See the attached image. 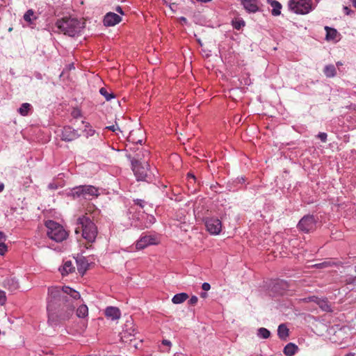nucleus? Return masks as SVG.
<instances>
[{"mask_svg":"<svg viewBox=\"0 0 356 356\" xmlns=\"http://www.w3.org/2000/svg\"><path fill=\"white\" fill-rule=\"evenodd\" d=\"M47 311L49 313V321H54V314L51 311L56 307L60 308V319L68 320L73 315L74 309L77 307L76 316L79 318H84L88 314V307L81 304L80 293L69 286H51L48 289Z\"/></svg>","mask_w":356,"mask_h":356,"instance_id":"nucleus-1","label":"nucleus"},{"mask_svg":"<svg viewBox=\"0 0 356 356\" xmlns=\"http://www.w3.org/2000/svg\"><path fill=\"white\" fill-rule=\"evenodd\" d=\"M147 150H141L138 153H136L134 156L129 155L128 157L131 160V169L138 181H147L151 179V172L149 169V164L146 157L149 156Z\"/></svg>","mask_w":356,"mask_h":356,"instance_id":"nucleus-2","label":"nucleus"},{"mask_svg":"<svg viewBox=\"0 0 356 356\" xmlns=\"http://www.w3.org/2000/svg\"><path fill=\"white\" fill-rule=\"evenodd\" d=\"M77 225L79 227L76 229L75 232L79 233L80 231L78 229H81L82 236L88 242H94L97 235V228L95 224L88 217L83 216L77 219Z\"/></svg>","mask_w":356,"mask_h":356,"instance_id":"nucleus-3","label":"nucleus"},{"mask_svg":"<svg viewBox=\"0 0 356 356\" xmlns=\"http://www.w3.org/2000/svg\"><path fill=\"white\" fill-rule=\"evenodd\" d=\"M56 25L65 35L71 37H74L78 34L83 27V23H81V21L72 17H63L58 19Z\"/></svg>","mask_w":356,"mask_h":356,"instance_id":"nucleus-4","label":"nucleus"},{"mask_svg":"<svg viewBox=\"0 0 356 356\" xmlns=\"http://www.w3.org/2000/svg\"><path fill=\"white\" fill-rule=\"evenodd\" d=\"M45 225L47 227V235L50 239L59 243L67 238V232L59 223L53 220H48L46 222Z\"/></svg>","mask_w":356,"mask_h":356,"instance_id":"nucleus-5","label":"nucleus"},{"mask_svg":"<svg viewBox=\"0 0 356 356\" xmlns=\"http://www.w3.org/2000/svg\"><path fill=\"white\" fill-rule=\"evenodd\" d=\"M288 7L289 10L298 15L307 14L314 9L312 0H289Z\"/></svg>","mask_w":356,"mask_h":356,"instance_id":"nucleus-6","label":"nucleus"},{"mask_svg":"<svg viewBox=\"0 0 356 356\" xmlns=\"http://www.w3.org/2000/svg\"><path fill=\"white\" fill-rule=\"evenodd\" d=\"M316 220L314 216L307 215L303 216L298 223L297 227L299 231L304 233L313 232L316 228Z\"/></svg>","mask_w":356,"mask_h":356,"instance_id":"nucleus-7","label":"nucleus"},{"mask_svg":"<svg viewBox=\"0 0 356 356\" xmlns=\"http://www.w3.org/2000/svg\"><path fill=\"white\" fill-rule=\"evenodd\" d=\"M207 230L213 235H218L222 229L221 221L217 218H207L204 220Z\"/></svg>","mask_w":356,"mask_h":356,"instance_id":"nucleus-8","label":"nucleus"},{"mask_svg":"<svg viewBox=\"0 0 356 356\" xmlns=\"http://www.w3.org/2000/svg\"><path fill=\"white\" fill-rule=\"evenodd\" d=\"M158 243V238L154 235L145 234L136 242V248L137 250H143L149 245H156Z\"/></svg>","mask_w":356,"mask_h":356,"instance_id":"nucleus-9","label":"nucleus"},{"mask_svg":"<svg viewBox=\"0 0 356 356\" xmlns=\"http://www.w3.org/2000/svg\"><path fill=\"white\" fill-rule=\"evenodd\" d=\"M80 136L78 131L70 127H65L62 131L61 139L64 141H72Z\"/></svg>","mask_w":356,"mask_h":356,"instance_id":"nucleus-10","label":"nucleus"},{"mask_svg":"<svg viewBox=\"0 0 356 356\" xmlns=\"http://www.w3.org/2000/svg\"><path fill=\"white\" fill-rule=\"evenodd\" d=\"M83 198L86 200L91 199L93 197L99 195V188L91 185H82Z\"/></svg>","mask_w":356,"mask_h":356,"instance_id":"nucleus-11","label":"nucleus"},{"mask_svg":"<svg viewBox=\"0 0 356 356\" xmlns=\"http://www.w3.org/2000/svg\"><path fill=\"white\" fill-rule=\"evenodd\" d=\"M122 20V17L116 13H108L104 18V24L107 26H115Z\"/></svg>","mask_w":356,"mask_h":356,"instance_id":"nucleus-12","label":"nucleus"},{"mask_svg":"<svg viewBox=\"0 0 356 356\" xmlns=\"http://www.w3.org/2000/svg\"><path fill=\"white\" fill-rule=\"evenodd\" d=\"M76 262L79 273L83 275L85 272L87 270L89 266L87 259L84 257L80 256L77 257Z\"/></svg>","mask_w":356,"mask_h":356,"instance_id":"nucleus-13","label":"nucleus"},{"mask_svg":"<svg viewBox=\"0 0 356 356\" xmlns=\"http://www.w3.org/2000/svg\"><path fill=\"white\" fill-rule=\"evenodd\" d=\"M241 2L244 9L248 13H254L259 10L258 6L253 0H241Z\"/></svg>","mask_w":356,"mask_h":356,"instance_id":"nucleus-14","label":"nucleus"},{"mask_svg":"<svg viewBox=\"0 0 356 356\" xmlns=\"http://www.w3.org/2000/svg\"><path fill=\"white\" fill-rule=\"evenodd\" d=\"M3 286L10 291H14L18 289L19 283L15 277H9L3 280Z\"/></svg>","mask_w":356,"mask_h":356,"instance_id":"nucleus-15","label":"nucleus"},{"mask_svg":"<svg viewBox=\"0 0 356 356\" xmlns=\"http://www.w3.org/2000/svg\"><path fill=\"white\" fill-rule=\"evenodd\" d=\"M120 311L115 307H108L105 310V315L111 320H117L120 317Z\"/></svg>","mask_w":356,"mask_h":356,"instance_id":"nucleus-16","label":"nucleus"},{"mask_svg":"<svg viewBox=\"0 0 356 356\" xmlns=\"http://www.w3.org/2000/svg\"><path fill=\"white\" fill-rule=\"evenodd\" d=\"M267 3L273 8L271 14L273 16H278L281 14L282 4L276 0H266Z\"/></svg>","mask_w":356,"mask_h":356,"instance_id":"nucleus-17","label":"nucleus"},{"mask_svg":"<svg viewBox=\"0 0 356 356\" xmlns=\"http://www.w3.org/2000/svg\"><path fill=\"white\" fill-rule=\"evenodd\" d=\"M83 187L82 185L72 188L67 193L68 196L75 198H83Z\"/></svg>","mask_w":356,"mask_h":356,"instance_id":"nucleus-18","label":"nucleus"},{"mask_svg":"<svg viewBox=\"0 0 356 356\" xmlns=\"http://www.w3.org/2000/svg\"><path fill=\"white\" fill-rule=\"evenodd\" d=\"M74 269V267L73 266L72 262L71 261H65L62 268H60L59 270L62 275H67L72 273Z\"/></svg>","mask_w":356,"mask_h":356,"instance_id":"nucleus-19","label":"nucleus"},{"mask_svg":"<svg viewBox=\"0 0 356 356\" xmlns=\"http://www.w3.org/2000/svg\"><path fill=\"white\" fill-rule=\"evenodd\" d=\"M298 349L296 345L289 343L284 348L283 352L286 356H292L297 352Z\"/></svg>","mask_w":356,"mask_h":356,"instance_id":"nucleus-20","label":"nucleus"},{"mask_svg":"<svg viewBox=\"0 0 356 356\" xmlns=\"http://www.w3.org/2000/svg\"><path fill=\"white\" fill-rule=\"evenodd\" d=\"M323 73L328 78L334 77L337 74L336 67L332 64L325 65L323 69Z\"/></svg>","mask_w":356,"mask_h":356,"instance_id":"nucleus-21","label":"nucleus"},{"mask_svg":"<svg viewBox=\"0 0 356 356\" xmlns=\"http://www.w3.org/2000/svg\"><path fill=\"white\" fill-rule=\"evenodd\" d=\"M326 31L325 39L327 41L336 40L337 35V31L335 29L330 28L329 26H325Z\"/></svg>","mask_w":356,"mask_h":356,"instance_id":"nucleus-22","label":"nucleus"},{"mask_svg":"<svg viewBox=\"0 0 356 356\" xmlns=\"http://www.w3.org/2000/svg\"><path fill=\"white\" fill-rule=\"evenodd\" d=\"M188 298V295L186 293H180L175 295L172 298V302L174 304H181L186 300Z\"/></svg>","mask_w":356,"mask_h":356,"instance_id":"nucleus-23","label":"nucleus"},{"mask_svg":"<svg viewBox=\"0 0 356 356\" xmlns=\"http://www.w3.org/2000/svg\"><path fill=\"white\" fill-rule=\"evenodd\" d=\"M23 18L29 24H33L37 17L35 15L34 11L29 9L24 13Z\"/></svg>","mask_w":356,"mask_h":356,"instance_id":"nucleus-24","label":"nucleus"},{"mask_svg":"<svg viewBox=\"0 0 356 356\" xmlns=\"http://www.w3.org/2000/svg\"><path fill=\"white\" fill-rule=\"evenodd\" d=\"M277 335L282 339H285L289 336V329L284 324L278 326Z\"/></svg>","mask_w":356,"mask_h":356,"instance_id":"nucleus-25","label":"nucleus"},{"mask_svg":"<svg viewBox=\"0 0 356 356\" xmlns=\"http://www.w3.org/2000/svg\"><path fill=\"white\" fill-rule=\"evenodd\" d=\"M32 106L29 103H23L18 108L19 113L22 116H26L31 109Z\"/></svg>","mask_w":356,"mask_h":356,"instance_id":"nucleus-26","label":"nucleus"},{"mask_svg":"<svg viewBox=\"0 0 356 356\" xmlns=\"http://www.w3.org/2000/svg\"><path fill=\"white\" fill-rule=\"evenodd\" d=\"M257 334L259 338L266 339L270 337V332L265 327H260L257 330Z\"/></svg>","mask_w":356,"mask_h":356,"instance_id":"nucleus-27","label":"nucleus"},{"mask_svg":"<svg viewBox=\"0 0 356 356\" xmlns=\"http://www.w3.org/2000/svg\"><path fill=\"white\" fill-rule=\"evenodd\" d=\"M82 123L85 124V129L83 130V132L86 138L92 136L95 134V131L90 127L88 122L82 121Z\"/></svg>","mask_w":356,"mask_h":356,"instance_id":"nucleus-28","label":"nucleus"},{"mask_svg":"<svg viewBox=\"0 0 356 356\" xmlns=\"http://www.w3.org/2000/svg\"><path fill=\"white\" fill-rule=\"evenodd\" d=\"M99 93L105 97L106 101H110L115 97L114 94L113 92H109L105 88H100Z\"/></svg>","mask_w":356,"mask_h":356,"instance_id":"nucleus-29","label":"nucleus"},{"mask_svg":"<svg viewBox=\"0 0 356 356\" xmlns=\"http://www.w3.org/2000/svg\"><path fill=\"white\" fill-rule=\"evenodd\" d=\"M318 306L323 311L327 312H332L331 307L329 305V302L327 300V299H323L321 302H320Z\"/></svg>","mask_w":356,"mask_h":356,"instance_id":"nucleus-30","label":"nucleus"},{"mask_svg":"<svg viewBox=\"0 0 356 356\" xmlns=\"http://www.w3.org/2000/svg\"><path fill=\"white\" fill-rule=\"evenodd\" d=\"M245 24V22L243 19H235L232 21V26L236 30H240Z\"/></svg>","mask_w":356,"mask_h":356,"instance_id":"nucleus-31","label":"nucleus"},{"mask_svg":"<svg viewBox=\"0 0 356 356\" xmlns=\"http://www.w3.org/2000/svg\"><path fill=\"white\" fill-rule=\"evenodd\" d=\"M332 264V263L331 261H324L322 263L315 264L314 266L316 267L317 268H323L331 266Z\"/></svg>","mask_w":356,"mask_h":356,"instance_id":"nucleus-32","label":"nucleus"},{"mask_svg":"<svg viewBox=\"0 0 356 356\" xmlns=\"http://www.w3.org/2000/svg\"><path fill=\"white\" fill-rule=\"evenodd\" d=\"M277 286H280L282 289H285L287 287V284L282 280H277L274 284V287L276 289Z\"/></svg>","mask_w":356,"mask_h":356,"instance_id":"nucleus-33","label":"nucleus"},{"mask_svg":"<svg viewBox=\"0 0 356 356\" xmlns=\"http://www.w3.org/2000/svg\"><path fill=\"white\" fill-rule=\"evenodd\" d=\"M323 300V298H320L316 296H311L308 298V301L309 302H314L318 305H319L320 302H321Z\"/></svg>","mask_w":356,"mask_h":356,"instance_id":"nucleus-34","label":"nucleus"},{"mask_svg":"<svg viewBox=\"0 0 356 356\" xmlns=\"http://www.w3.org/2000/svg\"><path fill=\"white\" fill-rule=\"evenodd\" d=\"M317 138H319L323 143H325L327 141V135L326 133L320 132L317 135Z\"/></svg>","mask_w":356,"mask_h":356,"instance_id":"nucleus-35","label":"nucleus"},{"mask_svg":"<svg viewBox=\"0 0 356 356\" xmlns=\"http://www.w3.org/2000/svg\"><path fill=\"white\" fill-rule=\"evenodd\" d=\"M146 217H147V224L145 225V227H148V225H152L155 222L156 219L153 216L149 215V216H147Z\"/></svg>","mask_w":356,"mask_h":356,"instance_id":"nucleus-36","label":"nucleus"},{"mask_svg":"<svg viewBox=\"0 0 356 356\" xmlns=\"http://www.w3.org/2000/svg\"><path fill=\"white\" fill-rule=\"evenodd\" d=\"M7 251V247L3 242L0 243V255H3Z\"/></svg>","mask_w":356,"mask_h":356,"instance_id":"nucleus-37","label":"nucleus"},{"mask_svg":"<svg viewBox=\"0 0 356 356\" xmlns=\"http://www.w3.org/2000/svg\"><path fill=\"white\" fill-rule=\"evenodd\" d=\"M347 284H352L356 286V276L350 277L346 280Z\"/></svg>","mask_w":356,"mask_h":356,"instance_id":"nucleus-38","label":"nucleus"},{"mask_svg":"<svg viewBox=\"0 0 356 356\" xmlns=\"http://www.w3.org/2000/svg\"><path fill=\"white\" fill-rule=\"evenodd\" d=\"M134 204L139 206L140 208H143L145 205V201L140 199H136L134 200Z\"/></svg>","mask_w":356,"mask_h":356,"instance_id":"nucleus-39","label":"nucleus"},{"mask_svg":"<svg viewBox=\"0 0 356 356\" xmlns=\"http://www.w3.org/2000/svg\"><path fill=\"white\" fill-rule=\"evenodd\" d=\"M47 187L49 190H56L58 188L59 186L54 181H52L48 184Z\"/></svg>","mask_w":356,"mask_h":356,"instance_id":"nucleus-40","label":"nucleus"},{"mask_svg":"<svg viewBox=\"0 0 356 356\" xmlns=\"http://www.w3.org/2000/svg\"><path fill=\"white\" fill-rule=\"evenodd\" d=\"M198 298L195 296H193L188 300V304L191 305H195L197 302Z\"/></svg>","mask_w":356,"mask_h":356,"instance_id":"nucleus-41","label":"nucleus"},{"mask_svg":"<svg viewBox=\"0 0 356 356\" xmlns=\"http://www.w3.org/2000/svg\"><path fill=\"white\" fill-rule=\"evenodd\" d=\"M134 330H132V332H128L127 330L124 331V333H123V335L122 337V338H127L128 335L129 336H134Z\"/></svg>","mask_w":356,"mask_h":356,"instance_id":"nucleus-42","label":"nucleus"},{"mask_svg":"<svg viewBox=\"0 0 356 356\" xmlns=\"http://www.w3.org/2000/svg\"><path fill=\"white\" fill-rule=\"evenodd\" d=\"M202 288L204 291H207L211 289V285L207 282H204L202 284Z\"/></svg>","mask_w":356,"mask_h":356,"instance_id":"nucleus-43","label":"nucleus"},{"mask_svg":"<svg viewBox=\"0 0 356 356\" xmlns=\"http://www.w3.org/2000/svg\"><path fill=\"white\" fill-rule=\"evenodd\" d=\"M106 129H108V130H111L112 131H115L117 129H119V127L116 124V125H111V126L106 127Z\"/></svg>","mask_w":356,"mask_h":356,"instance_id":"nucleus-44","label":"nucleus"},{"mask_svg":"<svg viewBox=\"0 0 356 356\" xmlns=\"http://www.w3.org/2000/svg\"><path fill=\"white\" fill-rule=\"evenodd\" d=\"M162 343L163 345L168 346H170L172 345V343L169 340H167V339H163L162 341Z\"/></svg>","mask_w":356,"mask_h":356,"instance_id":"nucleus-45","label":"nucleus"},{"mask_svg":"<svg viewBox=\"0 0 356 356\" xmlns=\"http://www.w3.org/2000/svg\"><path fill=\"white\" fill-rule=\"evenodd\" d=\"M115 11L121 15H124V12L122 10V8L120 6H117L115 8Z\"/></svg>","mask_w":356,"mask_h":356,"instance_id":"nucleus-46","label":"nucleus"},{"mask_svg":"<svg viewBox=\"0 0 356 356\" xmlns=\"http://www.w3.org/2000/svg\"><path fill=\"white\" fill-rule=\"evenodd\" d=\"M343 10L346 15H349L351 12V10L347 6L343 7Z\"/></svg>","mask_w":356,"mask_h":356,"instance_id":"nucleus-47","label":"nucleus"},{"mask_svg":"<svg viewBox=\"0 0 356 356\" xmlns=\"http://www.w3.org/2000/svg\"><path fill=\"white\" fill-rule=\"evenodd\" d=\"M5 240V235L3 232H0V243Z\"/></svg>","mask_w":356,"mask_h":356,"instance_id":"nucleus-48","label":"nucleus"},{"mask_svg":"<svg viewBox=\"0 0 356 356\" xmlns=\"http://www.w3.org/2000/svg\"><path fill=\"white\" fill-rule=\"evenodd\" d=\"M4 189V185L2 183H0V193L3 191Z\"/></svg>","mask_w":356,"mask_h":356,"instance_id":"nucleus-49","label":"nucleus"},{"mask_svg":"<svg viewBox=\"0 0 356 356\" xmlns=\"http://www.w3.org/2000/svg\"><path fill=\"white\" fill-rule=\"evenodd\" d=\"M200 296L202 298H206L207 296V293L206 292H202L201 293Z\"/></svg>","mask_w":356,"mask_h":356,"instance_id":"nucleus-50","label":"nucleus"},{"mask_svg":"<svg viewBox=\"0 0 356 356\" xmlns=\"http://www.w3.org/2000/svg\"><path fill=\"white\" fill-rule=\"evenodd\" d=\"M188 177H190V178H191V179H193L194 180L195 179V176L193 174H191V173L188 174Z\"/></svg>","mask_w":356,"mask_h":356,"instance_id":"nucleus-51","label":"nucleus"},{"mask_svg":"<svg viewBox=\"0 0 356 356\" xmlns=\"http://www.w3.org/2000/svg\"><path fill=\"white\" fill-rule=\"evenodd\" d=\"M345 356H355V354L353 353H350L346 354Z\"/></svg>","mask_w":356,"mask_h":356,"instance_id":"nucleus-52","label":"nucleus"},{"mask_svg":"<svg viewBox=\"0 0 356 356\" xmlns=\"http://www.w3.org/2000/svg\"><path fill=\"white\" fill-rule=\"evenodd\" d=\"M134 226L136 227H141L140 225H139V224H138L136 222L134 224Z\"/></svg>","mask_w":356,"mask_h":356,"instance_id":"nucleus-53","label":"nucleus"},{"mask_svg":"<svg viewBox=\"0 0 356 356\" xmlns=\"http://www.w3.org/2000/svg\"><path fill=\"white\" fill-rule=\"evenodd\" d=\"M353 5L354 6L355 8H356V0H354L353 1Z\"/></svg>","mask_w":356,"mask_h":356,"instance_id":"nucleus-54","label":"nucleus"},{"mask_svg":"<svg viewBox=\"0 0 356 356\" xmlns=\"http://www.w3.org/2000/svg\"><path fill=\"white\" fill-rule=\"evenodd\" d=\"M337 66L342 65V63H341V62H337Z\"/></svg>","mask_w":356,"mask_h":356,"instance_id":"nucleus-55","label":"nucleus"},{"mask_svg":"<svg viewBox=\"0 0 356 356\" xmlns=\"http://www.w3.org/2000/svg\"><path fill=\"white\" fill-rule=\"evenodd\" d=\"M3 297V292L0 291V299Z\"/></svg>","mask_w":356,"mask_h":356,"instance_id":"nucleus-56","label":"nucleus"},{"mask_svg":"<svg viewBox=\"0 0 356 356\" xmlns=\"http://www.w3.org/2000/svg\"><path fill=\"white\" fill-rule=\"evenodd\" d=\"M136 220H139V218H140V217H139V216H137V217H136Z\"/></svg>","mask_w":356,"mask_h":356,"instance_id":"nucleus-57","label":"nucleus"},{"mask_svg":"<svg viewBox=\"0 0 356 356\" xmlns=\"http://www.w3.org/2000/svg\"><path fill=\"white\" fill-rule=\"evenodd\" d=\"M253 1H254V2H255V1H256V0H253Z\"/></svg>","mask_w":356,"mask_h":356,"instance_id":"nucleus-58","label":"nucleus"}]
</instances>
